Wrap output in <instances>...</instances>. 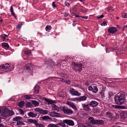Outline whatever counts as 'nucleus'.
I'll return each mask as SVG.
<instances>
[{
  "instance_id": "6e6d98bb",
  "label": "nucleus",
  "mask_w": 127,
  "mask_h": 127,
  "mask_svg": "<svg viewBox=\"0 0 127 127\" xmlns=\"http://www.w3.org/2000/svg\"><path fill=\"white\" fill-rule=\"evenodd\" d=\"M0 37L1 38H2L3 39V41H4L5 40V38L4 37V36L3 34L0 35Z\"/></svg>"
},
{
  "instance_id": "7c9ffc66",
  "label": "nucleus",
  "mask_w": 127,
  "mask_h": 127,
  "mask_svg": "<svg viewBox=\"0 0 127 127\" xmlns=\"http://www.w3.org/2000/svg\"><path fill=\"white\" fill-rule=\"evenodd\" d=\"M16 125H17L19 126L22 125H25V124L22 122L19 121L17 122L16 123Z\"/></svg>"
},
{
  "instance_id": "de8ad7c7",
  "label": "nucleus",
  "mask_w": 127,
  "mask_h": 127,
  "mask_svg": "<svg viewBox=\"0 0 127 127\" xmlns=\"http://www.w3.org/2000/svg\"><path fill=\"white\" fill-rule=\"evenodd\" d=\"M64 113L65 114H67L68 115H70V114H71L73 113V112H64Z\"/></svg>"
},
{
  "instance_id": "20e7f679",
  "label": "nucleus",
  "mask_w": 127,
  "mask_h": 127,
  "mask_svg": "<svg viewBox=\"0 0 127 127\" xmlns=\"http://www.w3.org/2000/svg\"><path fill=\"white\" fill-rule=\"evenodd\" d=\"M68 91L69 93L73 95L79 96L81 95V93L78 91H75L74 89L71 88H68Z\"/></svg>"
},
{
  "instance_id": "bb28decb",
  "label": "nucleus",
  "mask_w": 127,
  "mask_h": 127,
  "mask_svg": "<svg viewBox=\"0 0 127 127\" xmlns=\"http://www.w3.org/2000/svg\"><path fill=\"white\" fill-rule=\"evenodd\" d=\"M61 109L63 111H72L71 110L68 108L67 107L65 106L62 107Z\"/></svg>"
},
{
  "instance_id": "6e6552de",
  "label": "nucleus",
  "mask_w": 127,
  "mask_h": 127,
  "mask_svg": "<svg viewBox=\"0 0 127 127\" xmlns=\"http://www.w3.org/2000/svg\"><path fill=\"white\" fill-rule=\"evenodd\" d=\"M63 122L70 126H73L74 125L73 121L70 120L66 119L63 120Z\"/></svg>"
},
{
  "instance_id": "473e14b6",
  "label": "nucleus",
  "mask_w": 127,
  "mask_h": 127,
  "mask_svg": "<svg viewBox=\"0 0 127 127\" xmlns=\"http://www.w3.org/2000/svg\"><path fill=\"white\" fill-rule=\"evenodd\" d=\"M32 95H27L25 96V98L26 99H30L32 98Z\"/></svg>"
},
{
  "instance_id": "b1692460",
  "label": "nucleus",
  "mask_w": 127,
  "mask_h": 127,
  "mask_svg": "<svg viewBox=\"0 0 127 127\" xmlns=\"http://www.w3.org/2000/svg\"><path fill=\"white\" fill-rule=\"evenodd\" d=\"M52 110L58 111L59 110V107L55 105H52Z\"/></svg>"
},
{
  "instance_id": "f704fd0d",
  "label": "nucleus",
  "mask_w": 127,
  "mask_h": 127,
  "mask_svg": "<svg viewBox=\"0 0 127 127\" xmlns=\"http://www.w3.org/2000/svg\"><path fill=\"white\" fill-rule=\"evenodd\" d=\"M34 109L35 111H48L47 110H43L40 109L39 108H36Z\"/></svg>"
},
{
  "instance_id": "58836bf2",
  "label": "nucleus",
  "mask_w": 127,
  "mask_h": 127,
  "mask_svg": "<svg viewBox=\"0 0 127 127\" xmlns=\"http://www.w3.org/2000/svg\"><path fill=\"white\" fill-rule=\"evenodd\" d=\"M112 107L117 109H119L121 108L119 106L115 105H111Z\"/></svg>"
},
{
  "instance_id": "9d476101",
  "label": "nucleus",
  "mask_w": 127,
  "mask_h": 127,
  "mask_svg": "<svg viewBox=\"0 0 127 127\" xmlns=\"http://www.w3.org/2000/svg\"><path fill=\"white\" fill-rule=\"evenodd\" d=\"M98 104L97 102L95 101L92 100L89 104V105L93 107H96Z\"/></svg>"
},
{
  "instance_id": "09e8293b",
  "label": "nucleus",
  "mask_w": 127,
  "mask_h": 127,
  "mask_svg": "<svg viewBox=\"0 0 127 127\" xmlns=\"http://www.w3.org/2000/svg\"><path fill=\"white\" fill-rule=\"evenodd\" d=\"M101 26H106L107 24L106 21H103V23L101 24Z\"/></svg>"
},
{
  "instance_id": "774afa93",
  "label": "nucleus",
  "mask_w": 127,
  "mask_h": 127,
  "mask_svg": "<svg viewBox=\"0 0 127 127\" xmlns=\"http://www.w3.org/2000/svg\"><path fill=\"white\" fill-rule=\"evenodd\" d=\"M54 127H60L59 126H58V125H54Z\"/></svg>"
},
{
  "instance_id": "7ed1b4c3",
  "label": "nucleus",
  "mask_w": 127,
  "mask_h": 127,
  "mask_svg": "<svg viewBox=\"0 0 127 127\" xmlns=\"http://www.w3.org/2000/svg\"><path fill=\"white\" fill-rule=\"evenodd\" d=\"M72 68L76 72L79 71L80 72L82 70V64L81 63H76L74 62L73 63Z\"/></svg>"
},
{
  "instance_id": "aec40b11",
  "label": "nucleus",
  "mask_w": 127,
  "mask_h": 127,
  "mask_svg": "<svg viewBox=\"0 0 127 127\" xmlns=\"http://www.w3.org/2000/svg\"><path fill=\"white\" fill-rule=\"evenodd\" d=\"M28 115L30 117H35L37 115V114L36 113H34L33 112H29Z\"/></svg>"
},
{
  "instance_id": "9b49d317",
  "label": "nucleus",
  "mask_w": 127,
  "mask_h": 127,
  "mask_svg": "<svg viewBox=\"0 0 127 127\" xmlns=\"http://www.w3.org/2000/svg\"><path fill=\"white\" fill-rule=\"evenodd\" d=\"M82 104L84 110L86 111H89L91 110L88 105L83 104Z\"/></svg>"
},
{
  "instance_id": "69168bd1",
  "label": "nucleus",
  "mask_w": 127,
  "mask_h": 127,
  "mask_svg": "<svg viewBox=\"0 0 127 127\" xmlns=\"http://www.w3.org/2000/svg\"><path fill=\"white\" fill-rule=\"evenodd\" d=\"M68 13L67 12H65L64 13V16L65 17H66L68 15Z\"/></svg>"
},
{
  "instance_id": "0eeeda50",
  "label": "nucleus",
  "mask_w": 127,
  "mask_h": 127,
  "mask_svg": "<svg viewBox=\"0 0 127 127\" xmlns=\"http://www.w3.org/2000/svg\"><path fill=\"white\" fill-rule=\"evenodd\" d=\"M117 31V28L115 27H112L109 28L107 30L108 32L109 33L114 34Z\"/></svg>"
},
{
  "instance_id": "4be33fe9",
  "label": "nucleus",
  "mask_w": 127,
  "mask_h": 127,
  "mask_svg": "<svg viewBox=\"0 0 127 127\" xmlns=\"http://www.w3.org/2000/svg\"><path fill=\"white\" fill-rule=\"evenodd\" d=\"M39 86L38 85H36L34 87V91L36 94L39 93Z\"/></svg>"
},
{
  "instance_id": "2f4dec72",
  "label": "nucleus",
  "mask_w": 127,
  "mask_h": 127,
  "mask_svg": "<svg viewBox=\"0 0 127 127\" xmlns=\"http://www.w3.org/2000/svg\"><path fill=\"white\" fill-rule=\"evenodd\" d=\"M59 96L62 97H65V95L64 93V92H60L59 93Z\"/></svg>"
},
{
  "instance_id": "603ef678",
  "label": "nucleus",
  "mask_w": 127,
  "mask_h": 127,
  "mask_svg": "<svg viewBox=\"0 0 127 127\" xmlns=\"http://www.w3.org/2000/svg\"><path fill=\"white\" fill-rule=\"evenodd\" d=\"M66 83L68 84H70L71 83L70 81L69 80H66L64 81Z\"/></svg>"
},
{
  "instance_id": "680f3d73",
  "label": "nucleus",
  "mask_w": 127,
  "mask_h": 127,
  "mask_svg": "<svg viewBox=\"0 0 127 127\" xmlns=\"http://www.w3.org/2000/svg\"><path fill=\"white\" fill-rule=\"evenodd\" d=\"M34 120L32 119H29L28 121L30 123H33Z\"/></svg>"
},
{
  "instance_id": "a878e982",
  "label": "nucleus",
  "mask_w": 127,
  "mask_h": 127,
  "mask_svg": "<svg viewBox=\"0 0 127 127\" xmlns=\"http://www.w3.org/2000/svg\"><path fill=\"white\" fill-rule=\"evenodd\" d=\"M122 113L121 114V116L123 117V118H125L127 117V113L126 112H121Z\"/></svg>"
},
{
  "instance_id": "6ab92c4d",
  "label": "nucleus",
  "mask_w": 127,
  "mask_h": 127,
  "mask_svg": "<svg viewBox=\"0 0 127 127\" xmlns=\"http://www.w3.org/2000/svg\"><path fill=\"white\" fill-rule=\"evenodd\" d=\"M0 114L2 117H5L8 116L7 112H0Z\"/></svg>"
},
{
  "instance_id": "e433bc0d",
  "label": "nucleus",
  "mask_w": 127,
  "mask_h": 127,
  "mask_svg": "<svg viewBox=\"0 0 127 127\" xmlns=\"http://www.w3.org/2000/svg\"><path fill=\"white\" fill-rule=\"evenodd\" d=\"M2 46L4 47L8 48L9 47L8 44L6 43H2Z\"/></svg>"
},
{
  "instance_id": "72a5a7b5",
  "label": "nucleus",
  "mask_w": 127,
  "mask_h": 127,
  "mask_svg": "<svg viewBox=\"0 0 127 127\" xmlns=\"http://www.w3.org/2000/svg\"><path fill=\"white\" fill-rule=\"evenodd\" d=\"M89 120L91 121V123L92 124L94 125V123H93L95 121V120L94 118L92 117H90L88 119Z\"/></svg>"
},
{
  "instance_id": "412c9836",
  "label": "nucleus",
  "mask_w": 127,
  "mask_h": 127,
  "mask_svg": "<svg viewBox=\"0 0 127 127\" xmlns=\"http://www.w3.org/2000/svg\"><path fill=\"white\" fill-rule=\"evenodd\" d=\"M10 10L11 13L12 15L14 16V18L16 19H17V17L16 16L14 11L13 10V7L12 6H11L10 7Z\"/></svg>"
},
{
  "instance_id": "a18cd8bd",
  "label": "nucleus",
  "mask_w": 127,
  "mask_h": 127,
  "mask_svg": "<svg viewBox=\"0 0 127 127\" xmlns=\"http://www.w3.org/2000/svg\"><path fill=\"white\" fill-rule=\"evenodd\" d=\"M52 27H51V26H49V25H47L46 28V30L47 31L48 30H50L51 29Z\"/></svg>"
},
{
  "instance_id": "49530a36",
  "label": "nucleus",
  "mask_w": 127,
  "mask_h": 127,
  "mask_svg": "<svg viewBox=\"0 0 127 127\" xmlns=\"http://www.w3.org/2000/svg\"><path fill=\"white\" fill-rule=\"evenodd\" d=\"M64 4L67 7H69L70 6V3L67 2L66 1H65Z\"/></svg>"
},
{
  "instance_id": "393cba45",
  "label": "nucleus",
  "mask_w": 127,
  "mask_h": 127,
  "mask_svg": "<svg viewBox=\"0 0 127 127\" xmlns=\"http://www.w3.org/2000/svg\"><path fill=\"white\" fill-rule=\"evenodd\" d=\"M24 104V101H21L18 103V105L19 107H23Z\"/></svg>"
},
{
  "instance_id": "052dcab7",
  "label": "nucleus",
  "mask_w": 127,
  "mask_h": 127,
  "mask_svg": "<svg viewBox=\"0 0 127 127\" xmlns=\"http://www.w3.org/2000/svg\"><path fill=\"white\" fill-rule=\"evenodd\" d=\"M80 17H82V18L87 19L88 18V16H80Z\"/></svg>"
},
{
  "instance_id": "2eb2a0df",
  "label": "nucleus",
  "mask_w": 127,
  "mask_h": 127,
  "mask_svg": "<svg viewBox=\"0 0 127 127\" xmlns=\"http://www.w3.org/2000/svg\"><path fill=\"white\" fill-rule=\"evenodd\" d=\"M94 125L99 124V125H102L103 124L104 121L101 120H95V122H93Z\"/></svg>"
},
{
  "instance_id": "3c124183",
  "label": "nucleus",
  "mask_w": 127,
  "mask_h": 127,
  "mask_svg": "<svg viewBox=\"0 0 127 127\" xmlns=\"http://www.w3.org/2000/svg\"><path fill=\"white\" fill-rule=\"evenodd\" d=\"M22 24H18L17 26V29H20L21 27Z\"/></svg>"
},
{
  "instance_id": "4d7b16f0",
  "label": "nucleus",
  "mask_w": 127,
  "mask_h": 127,
  "mask_svg": "<svg viewBox=\"0 0 127 127\" xmlns=\"http://www.w3.org/2000/svg\"><path fill=\"white\" fill-rule=\"evenodd\" d=\"M104 17V15L103 14H102L101 15L97 16V18L98 19L102 18H103Z\"/></svg>"
},
{
  "instance_id": "e2e57ef3",
  "label": "nucleus",
  "mask_w": 127,
  "mask_h": 127,
  "mask_svg": "<svg viewBox=\"0 0 127 127\" xmlns=\"http://www.w3.org/2000/svg\"><path fill=\"white\" fill-rule=\"evenodd\" d=\"M33 123H34V124H35L36 125V126H37V125L38 124H38V122H37V121L35 120H33Z\"/></svg>"
},
{
  "instance_id": "bf43d9fd",
  "label": "nucleus",
  "mask_w": 127,
  "mask_h": 127,
  "mask_svg": "<svg viewBox=\"0 0 127 127\" xmlns=\"http://www.w3.org/2000/svg\"><path fill=\"white\" fill-rule=\"evenodd\" d=\"M70 100L72 101H75V100H78V98H72L70 99Z\"/></svg>"
},
{
  "instance_id": "1a4fd4ad",
  "label": "nucleus",
  "mask_w": 127,
  "mask_h": 127,
  "mask_svg": "<svg viewBox=\"0 0 127 127\" xmlns=\"http://www.w3.org/2000/svg\"><path fill=\"white\" fill-rule=\"evenodd\" d=\"M107 116L110 118L114 117L116 116V114L115 112L111 113L110 112H107L106 113Z\"/></svg>"
},
{
  "instance_id": "f03ea898",
  "label": "nucleus",
  "mask_w": 127,
  "mask_h": 127,
  "mask_svg": "<svg viewBox=\"0 0 127 127\" xmlns=\"http://www.w3.org/2000/svg\"><path fill=\"white\" fill-rule=\"evenodd\" d=\"M14 66L13 65H10L8 63L0 65V68L7 70V71H5L6 72L12 70L14 69Z\"/></svg>"
},
{
  "instance_id": "864d4df0",
  "label": "nucleus",
  "mask_w": 127,
  "mask_h": 127,
  "mask_svg": "<svg viewBox=\"0 0 127 127\" xmlns=\"http://www.w3.org/2000/svg\"><path fill=\"white\" fill-rule=\"evenodd\" d=\"M37 127H45V126L41 124H38L37 125Z\"/></svg>"
},
{
  "instance_id": "423d86ee",
  "label": "nucleus",
  "mask_w": 127,
  "mask_h": 127,
  "mask_svg": "<svg viewBox=\"0 0 127 127\" xmlns=\"http://www.w3.org/2000/svg\"><path fill=\"white\" fill-rule=\"evenodd\" d=\"M88 90L94 93H96L98 91V89L96 86H94L93 87L91 86H90L88 87Z\"/></svg>"
},
{
  "instance_id": "338daca9",
  "label": "nucleus",
  "mask_w": 127,
  "mask_h": 127,
  "mask_svg": "<svg viewBox=\"0 0 127 127\" xmlns=\"http://www.w3.org/2000/svg\"><path fill=\"white\" fill-rule=\"evenodd\" d=\"M25 112H20V114L22 115H24Z\"/></svg>"
},
{
  "instance_id": "cd10ccee",
  "label": "nucleus",
  "mask_w": 127,
  "mask_h": 127,
  "mask_svg": "<svg viewBox=\"0 0 127 127\" xmlns=\"http://www.w3.org/2000/svg\"><path fill=\"white\" fill-rule=\"evenodd\" d=\"M32 103L35 106H38L39 105V103L35 100H32Z\"/></svg>"
},
{
  "instance_id": "8fccbe9b",
  "label": "nucleus",
  "mask_w": 127,
  "mask_h": 127,
  "mask_svg": "<svg viewBox=\"0 0 127 127\" xmlns=\"http://www.w3.org/2000/svg\"><path fill=\"white\" fill-rule=\"evenodd\" d=\"M55 79H59V77H55ZM60 81H63V82L64 81V80L63 78H60Z\"/></svg>"
},
{
  "instance_id": "37998d69",
  "label": "nucleus",
  "mask_w": 127,
  "mask_h": 127,
  "mask_svg": "<svg viewBox=\"0 0 127 127\" xmlns=\"http://www.w3.org/2000/svg\"><path fill=\"white\" fill-rule=\"evenodd\" d=\"M122 16L123 18H127V13H122Z\"/></svg>"
},
{
  "instance_id": "0e129e2a",
  "label": "nucleus",
  "mask_w": 127,
  "mask_h": 127,
  "mask_svg": "<svg viewBox=\"0 0 127 127\" xmlns=\"http://www.w3.org/2000/svg\"><path fill=\"white\" fill-rule=\"evenodd\" d=\"M82 127H92V126L91 125H87V126H85L84 125Z\"/></svg>"
},
{
  "instance_id": "5701e85b",
  "label": "nucleus",
  "mask_w": 127,
  "mask_h": 127,
  "mask_svg": "<svg viewBox=\"0 0 127 127\" xmlns=\"http://www.w3.org/2000/svg\"><path fill=\"white\" fill-rule=\"evenodd\" d=\"M22 119V118L20 116H16L15 117L13 118V121H16L17 122L21 119Z\"/></svg>"
},
{
  "instance_id": "79ce46f5",
  "label": "nucleus",
  "mask_w": 127,
  "mask_h": 127,
  "mask_svg": "<svg viewBox=\"0 0 127 127\" xmlns=\"http://www.w3.org/2000/svg\"><path fill=\"white\" fill-rule=\"evenodd\" d=\"M31 53L30 50H27L25 52V54L26 55H29Z\"/></svg>"
},
{
  "instance_id": "a211bd4d",
  "label": "nucleus",
  "mask_w": 127,
  "mask_h": 127,
  "mask_svg": "<svg viewBox=\"0 0 127 127\" xmlns=\"http://www.w3.org/2000/svg\"><path fill=\"white\" fill-rule=\"evenodd\" d=\"M87 97L85 95L81 96L78 97V100L79 101H83L86 100Z\"/></svg>"
},
{
  "instance_id": "4c0bfd02",
  "label": "nucleus",
  "mask_w": 127,
  "mask_h": 127,
  "mask_svg": "<svg viewBox=\"0 0 127 127\" xmlns=\"http://www.w3.org/2000/svg\"><path fill=\"white\" fill-rule=\"evenodd\" d=\"M113 94L112 92H109L108 93V97L111 98L112 96H113Z\"/></svg>"
},
{
  "instance_id": "39448f33",
  "label": "nucleus",
  "mask_w": 127,
  "mask_h": 127,
  "mask_svg": "<svg viewBox=\"0 0 127 127\" xmlns=\"http://www.w3.org/2000/svg\"><path fill=\"white\" fill-rule=\"evenodd\" d=\"M24 69L26 70L29 73H31L33 71V68L32 65L30 63L27 64L24 67Z\"/></svg>"
},
{
  "instance_id": "ddd939ff",
  "label": "nucleus",
  "mask_w": 127,
  "mask_h": 127,
  "mask_svg": "<svg viewBox=\"0 0 127 127\" xmlns=\"http://www.w3.org/2000/svg\"><path fill=\"white\" fill-rule=\"evenodd\" d=\"M44 100L48 103V104H52L56 102L55 100H50L49 99L47 98H45L44 99Z\"/></svg>"
},
{
  "instance_id": "f3484780",
  "label": "nucleus",
  "mask_w": 127,
  "mask_h": 127,
  "mask_svg": "<svg viewBox=\"0 0 127 127\" xmlns=\"http://www.w3.org/2000/svg\"><path fill=\"white\" fill-rule=\"evenodd\" d=\"M45 64H47L51 66H52L55 65V63L52 60H50L49 61H46L45 62Z\"/></svg>"
},
{
  "instance_id": "ea45409f",
  "label": "nucleus",
  "mask_w": 127,
  "mask_h": 127,
  "mask_svg": "<svg viewBox=\"0 0 127 127\" xmlns=\"http://www.w3.org/2000/svg\"><path fill=\"white\" fill-rule=\"evenodd\" d=\"M8 116H10L14 115V112H7Z\"/></svg>"
},
{
  "instance_id": "4468645a",
  "label": "nucleus",
  "mask_w": 127,
  "mask_h": 127,
  "mask_svg": "<svg viewBox=\"0 0 127 127\" xmlns=\"http://www.w3.org/2000/svg\"><path fill=\"white\" fill-rule=\"evenodd\" d=\"M66 104H67L71 106L72 108L75 110H76L77 108L76 106L73 103L71 102H70L69 101H67L66 102Z\"/></svg>"
},
{
  "instance_id": "c9c22d12",
  "label": "nucleus",
  "mask_w": 127,
  "mask_h": 127,
  "mask_svg": "<svg viewBox=\"0 0 127 127\" xmlns=\"http://www.w3.org/2000/svg\"><path fill=\"white\" fill-rule=\"evenodd\" d=\"M64 123H65L63 122V120L62 122L59 123L57 124H58V125L61 126L63 127H65L66 126Z\"/></svg>"
},
{
  "instance_id": "c756f323",
  "label": "nucleus",
  "mask_w": 127,
  "mask_h": 127,
  "mask_svg": "<svg viewBox=\"0 0 127 127\" xmlns=\"http://www.w3.org/2000/svg\"><path fill=\"white\" fill-rule=\"evenodd\" d=\"M26 105V107L32 108L33 106L32 104L30 102H27Z\"/></svg>"
},
{
  "instance_id": "c03bdc74",
  "label": "nucleus",
  "mask_w": 127,
  "mask_h": 127,
  "mask_svg": "<svg viewBox=\"0 0 127 127\" xmlns=\"http://www.w3.org/2000/svg\"><path fill=\"white\" fill-rule=\"evenodd\" d=\"M52 6L54 8H56L57 7V5L56 4H55V2L54 1H53L52 2Z\"/></svg>"
},
{
  "instance_id": "f257e3e1",
  "label": "nucleus",
  "mask_w": 127,
  "mask_h": 127,
  "mask_svg": "<svg viewBox=\"0 0 127 127\" xmlns=\"http://www.w3.org/2000/svg\"><path fill=\"white\" fill-rule=\"evenodd\" d=\"M125 95L124 92L118 93L114 97L115 102L117 104L121 105L123 103L125 100Z\"/></svg>"
},
{
  "instance_id": "c85d7f7f",
  "label": "nucleus",
  "mask_w": 127,
  "mask_h": 127,
  "mask_svg": "<svg viewBox=\"0 0 127 127\" xmlns=\"http://www.w3.org/2000/svg\"><path fill=\"white\" fill-rule=\"evenodd\" d=\"M41 119L43 120H46L48 119H50V118L48 116H45L41 117Z\"/></svg>"
},
{
  "instance_id": "5fc2aeb1",
  "label": "nucleus",
  "mask_w": 127,
  "mask_h": 127,
  "mask_svg": "<svg viewBox=\"0 0 127 127\" xmlns=\"http://www.w3.org/2000/svg\"><path fill=\"white\" fill-rule=\"evenodd\" d=\"M54 125L52 124H49L48 126V127H54Z\"/></svg>"
},
{
  "instance_id": "13d9d810",
  "label": "nucleus",
  "mask_w": 127,
  "mask_h": 127,
  "mask_svg": "<svg viewBox=\"0 0 127 127\" xmlns=\"http://www.w3.org/2000/svg\"><path fill=\"white\" fill-rule=\"evenodd\" d=\"M42 114H45L48 113V112H39Z\"/></svg>"
},
{
  "instance_id": "dca6fc26",
  "label": "nucleus",
  "mask_w": 127,
  "mask_h": 127,
  "mask_svg": "<svg viewBox=\"0 0 127 127\" xmlns=\"http://www.w3.org/2000/svg\"><path fill=\"white\" fill-rule=\"evenodd\" d=\"M0 111H13L9 110L8 108L5 106L0 107Z\"/></svg>"
},
{
  "instance_id": "f8f14e48",
  "label": "nucleus",
  "mask_w": 127,
  "mask_h": 127,
  "mask_svg": "<svg viewBox=\"0 0 127 127\" xmlns=\"http://www.w3.org/2000/svg\"><path fill=\"white\" fill-rule=\"evenodd\" d=\"M49 114L51 117H58L60 116V114L57 113H56L55 112H49Z\"/></svg>"
},
{
  "instance_id": "a19ab883",
  "label": "nucleus",
  "mask_w": 127,
  "mask_h": 127,
  "mask_svg": "<svg viewBox=\"0 0 127 127\" xmlns=\"http://www.w3.org/2000/svg\"><path fill=\"white\" fill-rule=\"evenodd\" d=\"M100 94L102 97L103 98L104 97V92L103 90L100 92Z\"/></svg>"
}]
</instances>
